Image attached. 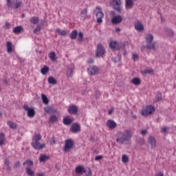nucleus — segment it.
<instances>
[{
  "instance_id": "f257e3e1",
  "label": "nucleus",
  "mask_w": 176,
  "mask_h": 176,
  "mask_svg": "<svg viewBox=\"0 0 176 176\" xmlns=\"http://www.w3.org/2000/svg\"><path fill=\"white\" fill-rule=\"evenodd\" d=\"M116 137V142L123 144L124 142H129V141L131 140L133 138V132H131V129H126L124 132L119 131L117 133Z\"/></svg>"
},
{
  "instance_id": "f03ea898",
  "label": "nucleus",
  "mask_w": 176,
  "mask_h": 176,
  "mask_svg": "<svg viewBox=\"0 0 176 176\" xmlns=\"http://www.w3.org/2000/svg\"><path fill=\"white\" fill-rule=\"evenodd\" d=\"M146 42L147 45L142 46L141 50L144 51V49H148V50H155L156 49V43L153 42V35L148 34L146 37Z\"/></svg>"
},
{
  "instance_id": "7ed1b4c3",
  "label": "nucleus",
  "mask_w": 176,
  "mask_h": 176,
  "mask_svg": "<svg viewBox=\"0 0 176 176\" xmlns=\"http://www.w3.org/2000/svg\"><path fill=\"white\" fill-rule=\"evenodd\" d=\"M8 8H11V9H19L23 4V0H6Z\"/></svg>"
},
{
  "instance_id": "20e7f679",
  "label": "nucleus",
  "mask_w": 176,
  "mask_h": 176,
  "mask_svg": "<svg viewBox=\"0 0 176 176\" xmlns=\"http://www.w3.org/2000/svg\"><path fill=\"white\" fill-rule=\"evenodd\" d=\"M105 48H104V45L101 43L97 45L96 51V57L97 58H100V57H104L105 56Z\"/></svg>"
},
{
  "instance_id": "39448f33",
  "label": "nucleus",
  "mask_w": 176,
  "mask_h": 176,
  "mask_svg": "<svg viewBox=\"0 0 176 176\" xmlns=\"http://www.w3.org/2000/svg\"><path fill=\"white\" fill-rule=\"evenodd\" d=\"M125 46L126 44L124 43H118L116 41H111L109 43V47L112 49V50H120V49H124Z\"/></svg>"
},
{
  "instance_id": "423d86ee",
  "label": "nucleus",
  "mask_w": 176,
  "mask_h": 176,
  "mask_svg": "<svg viewBox=\"0 0 176 176\" xmlns=\"http://www.w3.org/2000/svg\"><path fill=\"white\" fill-rule=\"evenodd\" d=\"M96 10H98L96 13V23H98V24H101L102 23V19H104V12H102V10H101V7L100 6H97L96 8Z\"/></svg>"
},
{
  "instance_id": "0eeeda50",
  "label": "nucleus",
  "mask_w": 176,
  "mask_h": 176,
  "mask_svg": "<svg viewBox=\"0 0 176 176\" xmlns=\"http://www.w3.org/2000/svg\"><path fill=\"white\" fill-rule=\"evenodd\" d=\"M155 111V107L152 105H147L146 109H143L141 112L142 116H148L152 115L153 112Z\"/></svg>"
},
{
  "instance_id": "6e6552de",
  "label": "nucleus",
  "mask_w": 176,
  "mask_h": 176,
  "mask_svg": "<svg viewBox=\"0 0 176 176\" xmlns=\"http://www.w3.org/2000/svg\"><path fill=\"white\" fill-rule=\"evenodd\" d=\"M23 108L26 111L28 118H34V116H35L36 113L35 112V109H34V107H30L28 104H24Z\"/></svg>"
},
{
  "instance_id": "1a4fd4ad",
  "label": "nucleus",
  "mask_w": 176,
  "mask_h": 176,
  "mask_svg": "<svg viewBox=\"0 0 176 176\" xmlns=\"http://www.w3.org/2000/svg\"><path fill=\"white\" fill-rule=\"evenodd\" d=\"M121 3L122 1L120 0H113L111 2V6H113V9L116 10V12H118V13L122 12V8H120Z\"/></svg>"
},
{
  "instance_id": "9d476101",
  "label": "nucleus",
  "mask_w": 176,
  "mask_h": 176,
  "mask_svg": "<svg viewBox=\"0 0 176 176\" xmlns=\"http://www.w3.org/2000/svg\"><path fill=\"white\" fill-rule=\"evenodd\" d=\"M72 146H74V140H72V139L66 140L65 142L63 151H65V152H67V151H69V149H71Z\"/></svg>"
},
{
  "instance_id": "9b49d317",
  "label": "nucleus",
  "mask_w": 176,
  "mask_h": 176,
  "mask_svg": "<svg viewBox=\"0 0 176 176\" xmlns=\"http://www.w3.org/2000/svg\"><path fill=\"white\" fill-rule=\"evenodd\" d=\"M31 146L32 148H34V149H36V151H41V149H43V148L46 146V144L44 143L41 144V142H32L31 143Z\"/></svg>"
},
{
  "instance_id": "f8f14e48",
  "label": "nucleus",
  "mask_w": 176,
  "mask_h": 176,
  "mask_svg": "<svg viewBox=\"0 0 176 176\" xmlns=\"http://www.w3.org/2000/svg\"><path fill=\"white\" fill-rule=\"evenodd\" d=\"M123 21V18L120 15H116L114 16H112V19L111 20V23L113 24V25H116V24H120Z\"/></svg>"
},
{
  "instance_id": "ddd939ff",
  "label": "nucleus",
  "mask_w": 176,
  "mask_h": 176,
  "mask_svg": "<svg viewBox=\"0 0 176 176\" xmlns=\"http://www.w3.org/2000/svg\"><path fill=\"white\" fill-rule=\"evenodd\" d=\"M74 71H75V65L71 64L68 67L66 72V75L67 78H72L74 76Z\"/></svg>"
},
{
  "instance_id": "4468645a",
  "label": "nucleus",
  "mask_w": 176,
  "mask_h": 176,
  "mask_svg": "<svg viewBox=\"0 0 176 176\" xmlns=\"http://www.w3.org/2000/svg\"><path fill=\"white\" fill-rule=\"evenodd\" d=\"M87 72L88 74L91 75V76L97 75V74H98V67L96 65H94L92 67H89Z\"/></svg>"
},
{
  "instance_id": "2eb2a0df",
  "label": "nucleus",
  "mask_w": 176,
  "mask_h": 176,
  "mask_svg": "<svg viewBox=\"0 0 176 176\" xmlns=\"http://www.w3.org/2000/svg\"><path fill=\"white\" fill-rule=\"evenodd\" d=\"M70 131L72 133H79L80 131V125L77 122L72 124L70 127Z\"/></svg>"
},
{
  "instance_id": "dca6fc26",
  "label": "nucleus",
  "mask_w": 176,
  "mask_h": 176,
  "mask_svg": "<svg viewBox=\"0 0 176 176\" xmlns=\"http://www.w3.org/2000/svg\"><path fill=\"white\" fill-rule=\"evenodd\" d=\"M106 124H107V126L111 130H113V129H116V126H118L116 122H115V121L112 120H108Z\"/></svg>"
},
{
  "instance_id": "f3484780",
  "label": "nucleus",
  "mask_w": 176,
  "mask_h": 176,
  "mask_svg": "<svg viewBox=\"0 0 176 176\" xmlns=\"http://www.w3.org/2000/svg\"><path fill=\"white\" fill-rule=\"evenodd\" d=\"M68 112L70 115H76V113H78V107H76V105L69 106L68 108Z\"/></svg>"
},
{
  "instance_id": "a211bd4d",
  "label": "nucleus",
  "mask_w": 176,
  "mask_h": 176,
  "mask_svg": "<svg viewBox=\"0 0 176 176\" xmlns=\"http://www.w3.org/2000/svg\"><path fill=\"white\" fill-rule=\"evenodd\" d=\"M148 142L150 144L151 149H155V148H156V140L153 136H150L148 138Z\"/></svg>"
},
{
  "instance_id": "6ab92c4d",
  "label": "nucleus",
  "mask_w": 176,
  "mask_h": 176,
  "mask_svg": "<svg viewBox=\"0 0 176 176\" xmlns=\"http://www.w3.org/2000/svg\"><path fill=\"white\" fill-rule=\"evenodd\" d=\"M74 121L72 120V119H71L69 117L66 116L63 118V124H65V126H69L70 124H72V122Z\"/></svg>"
},
{
  "instance_id": "aec40b11",
  "label": "nucleus",
  "mask_w": 176,
  "mask_h": 176,
  "mask_svg": "<svg viewBox=\"0 0 176 176\" xmlns=\"http://www.w3.org/2000/svg\"><path fill=\"white\" fill-rule=\"evenodd\" d=\"M75 171L76 174H82V173H86V169H85L83 166L79 165L76 166Z\"/></svg>"
},
{
  "instance_id": "412c9836",
  "label": "nucleus",
  "mask_w": 176,
  "mask_h": 176,
  "mask_svg": "<svg viewBox=\"0 0 176 176\" xmlns=\"http://www.w3.org/2000/svg\"><path fill=\"white\" fill-rule=\"evenodd\" d=\"M135 28L137 31H144V25L140 21L135 24Z\"/></svg>"
},
{
  "instance_id": "4be33fe9",
  "label": "nucleus",
  "mask_w": 176,
  "mask_h": 176,
  "mask_svg": "<svg viewBox=\"0 0 176 176\" xmlns=\"http://www.w3.org/2000/svg\"><path fill=\"white\" fill-rule=\"evenodd\" d=\"M131 83L135 86H140L141 85V79L138 77H135L131 80Z\"/></svg>"
},
{
  "instance_id": "5701e85b",
  "label": "nucleus",
  "mask_w": 176,
  "mask_h": 176,
  "mask_svg": "<svg viewBox=\"0 0 176 176\" xmlns=\"http://www.w3.org/2000/svg\"><path fill=\"white\" fill-rule=\"evenodd\" d=\"M125 6H126V9H131V8H133V6H134L133 0H126L125 1Z\"/></svg>"
},
{
  "instance_id": "b1692460",
  "label": "nucleus",
  "mask_w": 176,
  "mask_h": 176,
  "mask_svg": "<svg viewBox=\"0 0 176 176\" xmlns=\"http://www.w3.org/2000/svg\"><path fill=\"white\" fill-rule=\"evenodd\" d=\"M41 140H42V136L39 133L35 134L32 137V140L34 141V142H39Z\"/></svg>"
},
{
  "instance_id": "393cba45",
  "label": "nucleus",
  "mask_w": 176,
  "mask_h": 176,
  "mask_svg": "<svg viewBox=\"0 0 176 176\" xmlns=\"http://www.w3.org/2000/svg\"><path fill=\"white\" fill-rule=\"evenodd\" d=\"M41 100L43 101V104H45V105H47V104H49V98H47V96L44 94H41Z\"/></svg>"
},
{
  "instance_id": "a878e982",
  "label": "nucleus",
  "mask_w": 176,
  "mask_h": 176,
  "mask_svg": "<svg viewBox=\"0 0 176 176\" xmlns=\"http://www.w3.org/2000/svg\"><path fill=\"white\" fill-rule=\"evenodd\" d=\"M12 46V42L8 41L6 44L8 53H12L13 52V47Z\"/></svg>"
},
{
  "instance_id": "bb28decb",
  "label": "nucleus",
  "mask_w": 176,
  "mask_h": 176,
  "mask_svg": "<svg viewBox=\"0 0 176 176\" xmlns=\"http://www.w3.org/2000/svg\"><path fill=\"white\" fill-rule=\"evenodd\" d=\"M165 31L168 36H170V38H173V36H174V31H173V30L166 28H165Z\"/></svg>"
},
{
  "instance_id": "cd10ccee",
  "label": "nucleus",
  "mask_w": 176,
  "mask_h": 176,
  "mask_svg": "<svg viewBox=\"0 0 176 176\" xmlns=\"http://www.w3.org/2000/svg\"><path fill=\"white\" fill-rule=\"evenodd\" d=\"M7 124H8L10 129H12V130L17 129V124L16 122L8 121Z\"/></svg>"
},
{
  "instance_id": "c85d7f7f",
  "label": "nucleus",
  "mask_w": 176,
  "mask_h": 176,
  "mask_svg": "<svg viewBox=\"0 0 176 176\" xmlns=\"http://www.w3.org/2000/svg\"><path fill=\"white\" fill-rule=\"evenodd\" d=\"M77 36H78V30H73L70 34V38L72 41H74L76 38Z\"/></svg>"
},
{
  "instance_id": "c756f323",
  "label": "nucleus",
  "mask_w": 176,
  "mask_h": 176,
  "mask_svg": "<svg viewBox=\"0 0 176 176\" xmlns=\"http://www.w3.org/2000/svg\"><path fill=\"white\" fill-rule=\"evenodd\" d=\"M58 121V118L56 116V115H52L50 117L49 122L50 123H56V122Z\"/></svg>"
},
{
  "instance_id": "7c9ffc66",
  "label": "nucleus",
  "mask_w": 176,
  "mask_h": 176,
  "mask_svg": "<svg viewBox=\"0 0 176 176\" xmlns=\"http://www.w3.org/2000/svg\"><path fill=\"white\" fill-rule=\"evenodd\" d=\"M23 31V26H16L13 29L14 34H20Z\"/></svg>"
},
{
  "instance_id": "2f4dec72",
  "label": "nucleus",
  "mask_w": 176,
  "mask_h": 176,
  "mask_svg": "<svg viewBox=\"0 0 176 176\" xmlns=\"http://www.w3.org/2000/svg\"><path fill=\"white\" fill-rule=\"evenodd\" d=\"M44 111L46 113H50V112H54V108L50 106H47L44 108Z\"/></svg>"
},
{
  "instance_id": "473e14b6",
  "label": "nucleus",
  "mask_w": 176,
  "mask_h": 176,
  "mask_svg": "<svg viewBox=\"0 0 176 176\" xmlns=\"http://www.w3.org/2000/svg\"><path fill=\"white\" fill-rule=\"evenodd\" d=\"M30 23L32 24H38V23H39V17L38 16H32L31 19H30Z\"/></svg>"
},
{
  "instance_id": "72a5a7b5",
  "label": "nucleus",
  "mask_w": 176,
  "mask_h": 176,
  "mask_svg": "<svg viewBox=\"0 0 176 176\" xmlns=\"http://www.w3.org/2000/svg\"><path fill=\"white\" fill-rule=\"evenodd\" d=\"M49 57H50L51 61H56V60H57V57L56 56V52H51L49 54Z\"/></svg>"
},
{
  "instance_id": "f704fd0d",
  "label": "nucleus",
  "mask_w": 176,
  "mask_h": 176,
  "mask_svg": "<svg viewBox=\"0 0 176 176\" xmlns=\"http://www.w3.org/2000/svg\"><path fill=\"white\" fill-rule=\"evenodd\" d=\"M48 83H50V85H56L57 80H56V78H54V77L50 76L48 78Z\"/></svg>"
},
{
  "instance_id": "c9c22d12",
  "label": "nucleus",
  "mask_w": 176,
  "mask_h": 176,
  "mask_svg": "<svg viewBox=\"0 0 176 176\" xmlns=\"http://www.w3.org/2000/svg\"><path fill=\"white\" fill-rule=\"evenodd\" d=\"M41 72L42 75H46V74H47V72H49V67H47L46 65L44 66L43 67L41 68Z\"/></svg>"
},
{
  "instance_id": "e433bc0d",
  "label": "nucleus",
  "mask_w": 176,
  "mask_h": 176,
  "mask_svg": "<svg viewBox=\"0 0 176 176\" xmlns=\"http://www.w3.org/2000/svg\"><path fill=\"white\" fill-rule=\"evenodd\" d=\"M47 159H49V156H47L46 155L41 154L40 155L39 161L41 163H43V162H46V160H47Z\"/></svg>"
},
{
  "instance_id": "4c0bfd02",
  "label": "nucleus",
  "mask_w": 176,
  "mask_h": 176,
  "mask_svg": "<svg viewBox=\"0 0 176 176\" xmlns=\"http://www.w3.org/2000/svg\"><path fill=\"white\" fill-rule=\"evenodd\" d=\"M56 32L58 35H60V36H65L67 35V31L61 30V29H56Z\"/></svg>"
},
{
  "instance_id": "58836bf2",
  "label": "nucleus",
  "mask_w": 176,
  "mask_h": 176,
  "mask_svg": "<svg viewBox=\"0 0 176 176\" xmlns=\"http://www.w3.org/2000/svg\"><path fill=\"white\" fill-rule=\"evenodd\" d=\"M77 39L78 42H82L83 41V32H79L77 34Z\"/></svg>"
},
{
  "instance_id": "ea45409f",
  "label": "nucleus",
  "mask_w": 176,
  "mask_h": 176,
  "mask_svg": "<svg viewBox=\"0 0 176 176\" xmlns=\"http://www.w3.org/2000/svg\"><path fill=\"white\" fill-rule=\"evenodd\" d=\"M25 164H28V166H30L31 167L34 166V161L31 160H27L23 162V166H25Z\"/></svg>"
},
{
  "instance_id": "a19ab883",
  "label": "nucleus",
  "mask_w": 176,
  "mask_h": 176,
  "mask_svg": "<svg viewBox=\"0 0 176 176\" xmlns=\"http://www.w3.org/2000/svg\"><path fill=\"white\" fill-rule=\"evenodd\" d=\"M26 173L30 176H34V170H31L30 167L26 168Z\"/></svg>"
},
{
  "instance_id": "79ce46f5",
  "label": "nucleus",
  "mask_w": 176,
  "mask_h": 176,
  "mask_svg": "<svg viewBox=\"0 0 176 176\" xmlns=\"http://www.w3.org/2000/svg\"><path fill=\"white\" fill-rule=\"evenodd\" d=\"M122 163H127L129 162V157L126 155H122Z\"/></svg>"
},
{
  "instance_id": "37998d69",
  "label": "nucleus",
  "mask_w": 176,
  "mask_h": 176,
  "mask_svg": "<svg viewBox=\"0 0 176 176\" xmlns=\"http://www.w3.org/2000/svg\"><path fill=\"white\" fill-rule=\"evenodd\" d=\"M137 142L139 144V145H144L145 144V140L142 138H139L137 140Z\"/></svg>"
},
{
  "instance_id": "c03bdc74",
  "label": "nucleus",
  "mask_w": 176,
  "mask_h": 176,
  "mask_svg": "<svg viewBox=\"0 0 176 176\" xmlns=\"http://www.w3.org/2000/svg\"><path fill=\"white\" fill-rule=\"evenodd\" d=\"M153 72H154V71H153V69H145L144 71V74H145V75H146V74H149V75H152V74H153Z\"/></svg>"
},
{
  "instance_id": "a18cd8bd",
  "label": "nucleus",
  "mask_w": 176,
  "mask_h": 176,
  "mask_svg": "<svg viewBox=\"0 0 176 176\" xmlns=\"http://www.w3.org/2000/svg\"><path fill=\"white\" fill-rule=\"evenodd\" d=\"M81 14H83L84 16V20L86 19V16H87V8H84L83 10L81 11Z\"/></svg>"
},
{
  "instance_id": "49530a36",
  "label": "nucleus",
  "mask_w": 176,
  "mask_h": 176,
  "mask_svg": "<svg viewBox=\"0 0 176 176\" xmlns=\"http://www.w3.org/2000/svg\"><path fill=\"white\" fill-rule=\"evenodd\" d=\"M156 98L157 101H162V94L161 92H157L156 94Z\"/></svg>"
},
{
  "instance_id": "de8ad7c7",
  "label": "nucleus",
  "mask_w": 176,
  "mask_h": 176,
  "mask_svg": "<svg viewBox=\"0 0 176 176\" xmlns=\"http://www.w3.org/2000/svg\"><path fill=\"white\" fill-rule=\"evenodd\" d=\"M49 142L50 145H55L56 144V138L52 137L51 139H50Z\"/></svg>"
},
{
  "instance_id": "09e8293b",
  "label": "nucleus",
  "mask_w": 176,
  "mask_h": 176,
  "mask_svg": "<svg viewBox=\"0 0 176 176\" xmlns=\"http://www.w3.org/2000/svg\"><path fill=\"white\" fill-rule=\"evenodd\" d=\"M41 30H42V27L40 25H37L36 28L34 30V34H36V32H38V31H41Z\"/></svg>"
},
{
  "instance_id": "8fccbe9b",
  "label": "nucleus",
  "mask_w": 176,
  "mask_h": 176,
  "mask_svg": "<svg viewBox=\"0 0 176 176\" xmlns=\"http://www.w3.org/2000/svg\"><path fill=\"white\" fill-rule=\"evenodd\" d=\"M113 63H119L120 61V56H118V57H115L112 58Z\"/></svg>"
},
{
  "instance_id": "3c124183",
  "label": "nucleus",
  "mask_w": 176,
  "mask_h": 176,
  "mask_svg": "<svg viewBox=\"0 0 176 176\" xmlns=\"http://www.w3.org/2000/svg\"><path fill=\"white\" fill-rule=\"evenodd\" d=\"M132 59L133 61L138 60V55L136 54H132Z\"/></svg>"
},
{
  "instance_id": "603ef678",
  "label": "nucleus",
  "mask_w": 176,
  "mask_h": 176,
  "mask_svg": "<svg viewBox=\"0 0 176 176\" xmlns=\"http://www.w3.org/2000/svg\"><path fill=\"white\" fill-rule=\"evenodd\" d=\"M3 28H5V30H9V28H10V23H9V22H6Z\"/></svg>"
},
{
  "instance_id": "864d4df0",
  "label": "nucleus",
  "mask_w": 176,
  "mask_h": 176,
  "mask_svg": "<svg viewBox=\"0 0 176 176\" xmlns=\"http://www.w3.org/2000/svg\"><path fill=\"white\" fill-rule=\"evenodd\" d=\"M0 140L5 141V133H0Z\"/></svg>"
},
{
  "instance_id": "5fc2aeb1",
  "label": "nucleus",
  "mask_w": 176,
  "mask_h": 176,
  "mask_svg": "<svg viewBox=\"0 0 176 176\" xmlns=\"http://www.w3.org/2000/svg\"><path fill=\"white\" fill-rule=\"evenodd\" d=\"M102 159V155H97L96 157H95V160L96 162H98L100 160H101Z\"/></svg>"
},
{
  "instance_id": "6e6d98bb",
  "label": "nucleus",
  "mask_w": 176,
  "mask_h": 176,
  "mask_svg": "<svg viewBox=\"0 0 176 176\" xmlns=\"http://www.w3.org/2000/svg\"><path fill=\"white\" fill-rule=\"evenodd\" d=\"M147 133H148V131L146 130H142L140 131V134L143 136L146 135Z\"/></svg>"
},
{
  "instance_id": "4d7b16f0",
  "label": "nucleus",
  "mask_w": 176,
  "mask_h": 176,
  "mask_svg": "<svg viewBox=\"0 0 176 176\" xmlns=\"http://www.w3.org/2000/svg\"><path fill=\"white\" fill-rule=\"evenodd\" d=\"M4 164H6L7 166H10V161H9L8 159H5V160H4Z\"/></svg>"
},
{
  "instance_id": "13d9d810",
  "label": "nucleus",
  "mask_w": 176,
  "mask_h": 176,
  "mask_svg": "<svg viewBox=\"0 0 176 176\" xmlns=\"http://www.w3.org/2000/svg\"><path fill=\"white\" fill-rule=\"evenodd\" d=\"M85 176H91V169L90 168H88V173Z\"/></svg>"
},
{
  "instance_id": "bf43d9fd",
  "label": "nucleus",
  "mask_w": 176,
  "mask_h": 176,
  "mask_svg": "<svg viewBox=\"0 0 176 176\" xmlns=\"http://www.w3.org/2000/svg\"><path fill=\"white\" fill-rule=\"evenodd\" d=\"M93 63H94V59H93V58H89V60H88V61H87V63L88 64H93Z\"/></svg>"
},
{
  "instance_id": "052dcab7",
  "label": "nucleus",
  "mask_w": 176,
  "mask_h": 176,
  "mask_svg": "<svg viewBox=\"0 0 176 176\" xmlns=\"http://www.w3.org/2000/svg\"><path fill=\"white\" fill-rule=\"evenodd\" d=\"M100 96H101V94H100V91H96V98H100Z\"/></svg>"
},
{
  "instance_id": "680f3d73",
  "label": "nucleus",
  "mask_w": 176,
  "mask_h": 176,
  "mask_svg": "<svg viewBox=\"0 0 176 176\" xmlns=\"http://www.w3.org/2000/svg\"><path fill=\"white\" fill-rule=\"evenodd\" d=\"M161 132L164 133H167V128H166V127L162 128Z\"/></svg>"
},
{
  "instance_id": "e2e57ef3",
  "label": "nucleus",
  "mask_w": 176,
  "mask_h": 176,
  "mask_svg": "<svg viewBox=\"0 0 176 176\" xmlns=\"http://www.w3.org/2000/svg\"><path fill=\"white\" fill-rule=\"evenodd\" d=\"M131 115L133 119H137V116H135V114H134V113L133 111H131Z\"/></svg>"
},
{
  "instance_id": "0e129e2a",
  "label": "nucleus",
  "mask_w": 176,
  "mask_h": 176,
  "mask_svg": "<svg viewBox=\"0 0 176 176\" xmlns=\"http://www.w3.org/2000/svg\"><path fill=\"white\" fill-rule=\"evenodd\" d=\"M19 166H20V161H17V162L14 164V167H15V168L19 167Z\"/></svg>"
},
{
  "instance_id": "69168bd1",
  "label": "nucleus",
  "mask_w": 176,
  "mask_h": 176,
  "mask_svg": "<svg viewBox=\"0 0 176 176\" xmlns=\"http://www.w3.org/2000/svg\"><path fill=\"white\" fill-rule=\"evenodd\" d=\"M111 16H112L113 17H114V16H116V12H115V11H111L110 12Z\"/></svg>"
},
{
  "instance_id": "338daca9",
  "label": "nucleus",
  "mask_w": 176,
  "mask_h": 176,
  "mask_svg": "<svg viewBox=\"0 0 176 176\" xmlns=\"http://www.w3.org/2000/svg\"><path fill=\"white\" fill-rule=\"evenodd\" d=\"M164 175V174H163V173H162V172H160V173H157L156 175H155V176H163Z\"/></svg>"
},
{
  "instance_id": "774afa93",
  "label": "nucleus",
  "mask_w": 176,
  "mask_h": 176,
  "mask_svg": "<svg viewBox=\"0 0 176 176\" xmlns=\"http://www.w3.org/2000/svg\"><path fill=\"white\" fill-rule=\"evenodd\" d=\"M113 112V109H111L109 111V112H108V113H109V115H112V113Z\"/></svg>"
}]
</instances>
